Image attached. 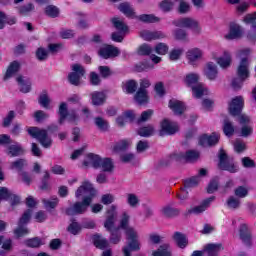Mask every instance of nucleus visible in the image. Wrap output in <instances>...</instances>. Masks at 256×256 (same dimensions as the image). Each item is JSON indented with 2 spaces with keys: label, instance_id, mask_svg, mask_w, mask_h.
<instances>
[{
  "label": "nucleus",
  "instance_id": "ea45409f",
  "mask_svg": "<svg viewBox=\"0 0 256 256\" xmlns=\"http://www.w3.org/2000/svg\"><path fill=\"white\" fill-rule=\"evenodd\" d=\"M153 256H171L169 244H162L156 251L152 253Z\"/></svg>",
  "mask_w": 256,
  "mask_h": 256
},
{
  "label": "nucleus",
  "instance_id": "603ef678",
  "mask_svg": "<svg viewBox=\"0 0 256 256\" xmlns=\"http://www.w3.org/2000/svg\"><path fill=\"white\" fill-rule=\"evenodd\" d=\"M200 181H201V178H199V176H193L192 178L184 181V187L185 189H191V187H197Z\"/></svg>",
  "mask_w": 256,
  "mask_h": 256
},
{
  "label": "nucleus",
  "instance_id": "f257e3e1",
  "mask_svg": "<svg viewBox=\"0 0 256 256\" xmlns=\"http://www.w3.org/2000/svg\"><path fill=\"white\" fill-rule=\"evenodd\" d=\"M82 195H85L82 202H75L72 207L66 210V214L73 215H83L89 209L93 199L97 195V190L89 181H84L82 185L76 190L75 197L79 199Z\"/></svg>",
  "mask_w": 256,
  "mask_h": 256
},
{
  "label": "nucleus",
  "instance_id": "680f3d73",
  "mask_svg": "<svg viewBox=\"0 0 256 256\" xmlns=\"http://www.w3.org/2000/svg\"><path fill=\"white\" fill-rule=\"evenodd\" d=\"M169 52V46L165 43H158L155 46V53L158 55H166Z\"/></svg>",
  "mask_w": 256,
  "mask_h": 256
},
{
  "label": "nucleus",
  "instance_id": "f03ea898",
  "mask_svg": "<svg viewBox=\"0 0 256 256\" xmlns=\"http://www.w3.org/2000/svg\"><path fill=\"white\" fill-rule=\"evenodd\" d=\"M84 167H93V169H101L104 173H113L115 164L111 158H102L101 156L89 153L83 161Z\"/></svg>",
  "mask_w": 256,
  "mask_h": 256
},
{
  "label": "nucleus",
  "instance_id": "c9c22d12",
  "mask_svg": "<svg viewBox=\"0 0 256 256\" xmlns=\"http://www.w3.org/2000/svg\"><path fill=\"white\" fill-rule=\"evenodd\" d=\"M217 63L222 69H227L231 66V54L229 52H224V55L217 58Z\"/></svg>",
  "mask_w": 256,
  "mask_h": 256
},
{
  "label": "nucleus",
  "instance_id": "4be33fe9",
  "mask_svg": "<svg viewBox=\"0 0 256 256\" xmlns=\"http://www.w3.org/2000/svg\"><path fill=\"white\" fill-rule=\"evenodd\" d=\"M243 35V30L241 29V26L238 24L232 23L230 24V31L228 34L225 35V39L233 40V39H239Z\"/></svg>",
  "mask_w": 256,
  "mask_h": 256
},
{
  "label": "nucleus",
  "instance_id": "f3484780",
  "mask_svg": "<svg viewBox=\"0 0 256 256\" xmlns=\"http://www.w3.org/2000/svg\"><path fill=\"white\" fill-rule=\"evenodd\" d=\"M98 53L100 57H102L103 59H111V57H118L120 52H119V48L108 45L100 48Z\"/></svg>",
  "mask_w": 256,
  "mask_h": 256
},
{
  "label": "nucleus",
  "instance_id": "8fccbe9b",
  "mask_svg": "<svg viewBox=\"0 0 256 256\" xmlns=\"http://www.w3.org/2000/svg\"><path fill=\"white\" fill-rule=\"evenodd\" d=\"M94 123L100 131H107L109 129V122L101 117H96Z\"/></svg>",
  "mask_w": 256,
  "mask_h": 256
},
{
  "label": "nucleus",
  "instance_id": "c756f323",
  "mask_svg": "<svg viewBox=\"0 0 256 256\" xmlns=\"http://www.w3.org/2000/svg\"><path fill=\"white\" fill-rule=\"evenodd\" d=\"M226 207L230 209V211H237L241 207V199L236 196H230L226 200Z\"/></svg>",
  "mask_w": 256,
  "mask_h": 256
},
{
  "label": "nucleus",
  "instance_id": "39448f33",
  "mask_svg": "<svg viewBox=\"0 0 256 256\" xmlns=\"http://www.w3.org/2000/svg\"><path fill=\"white\" fill-rule=\"evenodd\" d=\"M238 78H234L232 81L233 89H241L243 87V81L249 77V61L247 58H243L237 69Z\"/></svg>",
  "mask_w": 256,
  "mask_h": 256
},
{
  "label": "nucleus",
  "instance_id": "4c0bfd02",
  "mask_svg": "<svg viewBox=\"0 0 256 256\" xmlns=\"http://www.w3.org/2000/svg\"><path fill=\"white\" fill-rule=\"evenodd\" d=\"M42 203L47 210L55 209L59 205V198L52 196L50 199H42Z\"/></svg>",
  "mask_w": 256,
  "mask_h": 256
},
{
  "label": "nucleus",
  "instance_id": "ddd939ff",
  "mask_svg": "<svg viewBox=\"0 0 256 256\" xmlns=\"http://www.w3.org/2000/svg\"><path fill=\"white\" fill-rule=\"evenodd\" d=\"M245 105V101L241 96H237L232 99L231 103L229 104V113L233 117H237V115H241L243 111V106Z\"/></svg>",
  "mask_w": 256,
  "mask_h": 256
},
{
  "label": "nucleus",
  "instance_id": "423d86ee",
  "mask_svg": "<svg viewBox=\"0 0 256 256\" xmlns=\"http://www.w3.org/2000/svg\"><path fill=\"white\" fill-rule=\"evenodd\" d=\"M28 134L34 139H37L44 149H49L51 145H53V140L47 134V130L39 129L37 127H30L28 128Z\"/></svg>",
  "mask_w": 256,
  "mask_h": 256
},
{
  "label": "nucleus",
  "instance_id": "f8f14e48",
  "mask_svg": "<svg viewBox=\"0 0 256 256\" xmlns=\"http://www.w3.org/2000/svg\"><path fill=\"white\" fill-rule=\"evenodd\" d=\"M10 201L11 207H15L21 203V198L17 194H13L7 187L0 188V201Z\"/></svg>",
  "mask_w": 256,
  "mask_h": 256
},
{
  "label": "nucleus",
  "instance_id": "69168bd1",
  "mask_svg": "<svg viewBox=\"0 0 256 256\" xmlns=\"http://www.w3.org/2000/svg\"><path fill=\"white\" fill-rule=\"evenodd\" d=\"M25 159H18L14 162H11L10 169H16V171H21L25 167Z\"/></svg>",
  "mask_w": 256,
  "mask_h": 256
},
{
  "label": "nucleus",
  "instance_id": "052dcab7",
  "mask_svg": "<svg viewBox=\"0 0 256 256\" xmlns=\"http://www.w3.org/2000/svg\"><path fill=\"white\" fill-rule=\"evenodd\" d=\"M33 117L37 123H42V121H45V119L49 118V114L45 113L43 110H37Z\"/></svg>",
  "mask_w": 256,
  "mask_h": 256
},
{
  "label": "nucleus",
  "instance_id": "2eb2a0df",
  "mask_svg": "<svg viewBox=\"0 0 256 256\" xmlns=\"http://www.w3.org/2000/svg\"><path fill=\"white\" fill-rule=\"evenodd\" d=\"M107 213L108 215L104 223V227L107 231H111L115 226V219H117V206L112 205Z\"/></svg>",
  "mask_w": 256,
  "mask_h": 256
},
{
  "label": "nucleus",
  "instance_id": "6e6552de",
  "mask_svg": "<svg viewBox=\"0 0 256 256\" xmlns=\"http://www.w3.org/2000/svg\"><path fill=\"white\" fill-rule=\"evenodd\" d=\"M218 167L222 169V171H228V173H237V171H239V166L235 164L233 159L227 156L224 150L220 151Z\"/></svg>",
  "mask_w": 256,
  "mask_h": 256
},
{
  "label": "nucleus",
  "instance_id": "bb28decb",
  "mask_svg": "<svg viewBox=\"0 0 256 256\" xmlns=\"http://www.w3.org/2000/svg\"><path fill=\"white\" fill-rule=\"evenodd\" d=\"M19 69H21V63H19L18 61H13L6 71L4 81H7V79H11V77H13L16 73H19Z\"/></svg>",
  "mask_w": 256,
  "mask_h": 256
},
{
  "label": "nucleus",
  "instance_id": "b1692460",
  "mask_svg": "<svg viewBox=\"0 0 256 256\" xmlns=\"http://www.w3.org/2000/svg\"><path fill=\"white\" fill-rule=\"evenodd\" d=\"M240 239L245 243V245H251V232L249 231V227L247 224H241L240 229Z\"/></svg>",
  "mask_w": 256,
  "mask_h": 256
},
{
  "label": "nucleus",
  "instance_id": "4d7b16f0",
  "mask_svg": "<svg viewBox=\"0 0 256 256\" xmlns=\"http://www.w3.org/2000/svg\"><path fill=\"white\" fill-rule=\"evenodd\" d=\"M126 237L128 241H133L139 239V234H137V230L133 227L126 228L125 230Z\"/></svg>",
  "mask_w": 256,
  "mask_h": 256
},
{
  "label": "nucleus",
  "instance_id": "0eeeda50",
  "mask_svg": "<svg viewBox=\"0 0 256 256\" xmlns=\"http://www.w3.org/2000/svg\"><path fill=\"white\" fill-rule=\"evenodd\" d=\"M173 25H175L176 27H183L185 29H191V31L195 35H201V25L199 24V21H197L193 18H189V17L180 18L178 20H175L173 22Z\"/></svg>",
  "mask_w": 256,
  "mask_h": 256
},
{
  "label": "nucleus",
  "instance_id": "7c9ffc66",
  "mask_svg": "<svg viewBox=\"0 0 256 256\" xmlns=\"http://www.w3.org/2000/svg\"><path fill=\"white\" fill-rule=\"evenodd\" d=\"M92 105L99 106L105 103L107 96L103 92H92L91 93Z\"/></svg>",
  "mask_w": 256,
  "mask_h": 256
},
{
  "label": "nucleus",
  "instance_id": "864d4df0",
  "mask_svg": "<svg viewBox=\"0 0 256 256\" xmlns=\"http://www.w3.org/2000/svg\"><path fill=\"white\" fill-rule=\"evenodd\" d=\"M45 13L48 17H51L52 19L59 17V9L55 5H48L45 8Z\"/></svg>",
  "mask_w": 256,
  "mask_h": 256
},
{
  "label": "nucleus",
  "instance_id": "72a5a7b5",
  "mask_svg": "<svg viewBox=\"0 0 256 256\" xmlns=\"http://www.w3.org/2000/svg\"><path fill=\"white\" fill-rule=\"evenodd\" d=\"M134 99L139 105H144V103H148L149 101V92L145 90H138Z\"/></svg>",
  "mask_w": 256,
  "mask_h": 256
},
{
  "label": "nucleus",
  "instance_id": "e433bc0d",
  "mask_svg": "<svg viewBox=\"0 0 256 256\" xmlns=\"http://www.w3.org/2000/svg\"><path fill=\"white\" fill-rule=\"evenodd\" d=\"M93 241L97 249H106V247H109V241L98 234L94 235Z\"/></svg>",
  "mask_w": 256,
  "mask_h": 256
},
{
  "label": "nucleus",
  "instance_id": "1a4fd4ad",
  "mask_svg": "<svg viewBox=\"0 0 256 256\" xmlns=\"http://www.w3.org/2000/svg\"><path fill=\"white\" fill-rule=\"evenodd\" d=\"M199 159V152L189 150L186 153L176 152L170 155V161H187L188 163H195Z\"/></svg>",
  "mask_w": 256,
  "mask_h": 256
},
{
  "label": "nucleus",
  "instance_id": "a19ab883",
  "mask_svg": "<svg viewBox=\"0 0 256 256\" xmlns=\"http://www.w3.org/2000/svg\"><path fill=\"white\" fill-rule=\"evenodd\" d=\"M139 21L142 23H159L161 19L153 14H142L138 17Z\"/></svg>",
  "mask_w": 256,
  "mask_h": 256
},
{
  "label": "nucleus",
  "instance_id": "2f4dec72",
  "mask_svg": "<svg viewBox=\"0 0 256 256\" xmlns=\"http://www.w3.org/2000/svg\"><path fill=\"white\" fill-rule=\"evenodd\" d=\"M173 240L178 245V247H180V249H185V247H187L188 241L185 234L181 232H175L173 235Z\"/></svg>",
  "mask_w": 256,
  "mask_h": 256
},
{
  "label": "nucleus",
  "instance_id": "58836bf2",
  "mask_svg": "<svg viewBox=\"0 0 256 256\" xmlns=\"http://www.w3.org/2000/svg\"><path fill=\"white\" fill-rule=\"evenodd\" d=\"M130 146L131 142L129 140H121L114 145L113 151L116 153H121V151H127Z\"/></svg>",
  "mask_w": 256,
  "mask_h": 256
},
{
  "label": "nucleus",
  "instance_id": "7ed1b4c3",
  "mask_svg": "<svg viewBox=\"0 0 256 256\" xmlns=\"http://www.w3.org/2000/svg\"><path fill=\"white\" fill-rule=\"evenodd\" d=\"M199 81V74L190 73L185 77V83L188 87H192V93L196 99H201L203 95H209V90L203 84H197ZM195 85V86H193Z\"/></svg>",
  "mask_w": 256,
  "mask_h": 256
},
{
  "label": "nucleus",
  "instance_id": "49530a36",
  "mask_svg": "<svg viewBox=\"0 0 256 256\" xmlns=\"http://www.w3.org/2000/svg\"><path fill=\"white\" fill-rule=\"evenodd\" d=\"M14 235L17 239H21V237L29 235V228L24 226V224H18V227L14 230Z\"/></svg>",
  "mask_w": 256,
  "mask_h": 256
},
{
  "label": "nucleus",
  "instance_id": "4468645a",
  "mask_svg": "<svg viewBox=\"0 0 256 256\" xmlns=\"http://www.w3.org/2000/svg\"><path fill=\"white\" fill-rule=\"evenodd\" d=\"M219 143V134L212 133L210 136L204 134L199 139V145L202 147H213V145H217Z\"/></svg>",
  "mask_w": 256,
  "mask_h": 256
},
{
  "label": "nucleus",
  "instance_id": "79ce46f5",
  "mask_svg": "<svg viewBox=\"0 0 256 256\" xmlns=\"http://www.w3.org/2000/svg\"><path fill=\"white\" fill-rule=\"evenodd\" d=\"M223 131L226 137H231L235 133V126H233V123L229 119L224 120Z\"/></svg>",
  "mask_w": 256,
  "mask_h": 256
},
{
  "label": "nucleus",
  "instance_id": "09e8293b",
  "mask_svg": "<svg viewBox=\"0 0 256 256\" xmlns=\"http://www.w3.org/2000/svg\"><path fill=\"white\" fill-rule=\"evenodd\" d=\"M155 132V128L152 125L144 126L138 130L140 137H151Z\"/></svg>",
  "mask_w": 256,
  "mask_h": 256
},
{
  "label": "nucleus",
  "instance_id": "a18cd8bd",
  "mask_svg": "<svg viewBox=\"0 0 256 256\" xmlns=\"http://www.w3.org/2000/svg\"><path fill=\"white\" fill-rule=\"evenodd\" d=\"M112 23H113L115 29H117V31H119L121 33H126V31L129 30V28L125 25V22H123L119 18H112Z\"/></svg>",
  "mask_w": 256,
  "mask_h": 256
},
{
  "label": "nucleus",
  "instance_id": "393cba45",
  "mask_svg": "<svg viewBox=\"0 0 256 256\" xmlns=\"http://www.w3.org/2000/svg\"><path fill=\"white\" fill-rule=\"evenodd\" d=\"M169 108L175 115H183L185 111V104L179 100L172 99L169 101Z\"/></svg>",
  "mask_w": 256,
  "mask_h": 256
},
{
  "label": "nucleus",
  "instance_id": "aec40b11",
  "mask_svg": "<svg viewBox=\"0 0 256 256\" xmlns=\"http://www.w3.org/2000/svg\"><path fill=\"white\" fill-rule=\"evenodd\" d=\"M223 251V244H207L204 247V253H206L207 256H219V253Z\"/></svg>",
  "mask_w": 256,
  "mask_h": 256
},
{
  "label": "nucleus",
  "instance_id": "e2e57ef3",
  "mask_svg": "<svg viewBox=\"0 0 256 256\" xmlns=\"http://www.w3.org/2000/svg\"><path fill=\"white\" fill-rule=\"evenodd\" d=\"M129 219H130V217L128 216V214L124 212L122 214V218L120 220V225H119L118 229H123L124 231L129 229L130 228L129 227Z\"/></svg>",
  "mask_w": 256,
  "mask_h": 256
},
{
  "label": "nucleus",
  "instance_id": "338daca9",
  "mask_svg": "<svg viewBox=\"0 0 256 256\" xmlns=\"http://www.w3.org/2000/svg\"><path fill=\"white\" fill-rule=\"evenodd\" d=\"M127 203L130 207H137L139 205V197L135 194H127Z\"/></svg>",
  "mask_w": 256,
  "mask_h": 256
},
{
  "label": "nucleus",
  "instance_id": "c85d7f7f",
  "mask_svg": "<svg viewBox=\"0 0 256 256\" xmlns=\"http://www.w3.org/2000/svg\"><path fill=\"white\" fill-rule=\"evenodd\" d=\"M181 210L179 208H173L170 205L164 206L162 208V215L167 217V219H173L174 217H179Z\"/></svg>",
  "mask_w": 256,
  "mask_h": 256
},
{
  "label": "nucleus",
  "instance_id": "3c124183",
  "mask_svg": "<svg viewBox=\"0 0 256 256\" xmlns=\"http://www.w3.org/2000/svg\"><path fill=\"white\" fill-rule=\"evenodd\" d=\"M13 249V240L6 239L2 242V250H0V256H6L9 251Z\"/></svg>",
  "mask_w": 256,
  "mask_h": 256
},
{
  "label": "nucleus",
  "instance_id": "cd10ccee",
  "mask_svg": "<svg viewBox=\"0 0 256 256\" xmlns=\"http://www.w3.org/2000/svg\"><path fill=\"white\" fill-rule=\"evenodd\" d=\"M141 244L139 243V240H130L128 242V246L123 248L124 256H131V251H140Z\"/></svg>",
  "mask_w": 256,
  "mask_h": 256
},
{
  "label": "nucleus",
  "instance_id": "473e14b6",
  "mask_svg": "<svg viewBox=\"0 0 256 256\" xmlns=\"http://www.w3.org/2000/svg\"><path fill=\"white\" fill-rule=\"evenodd\" d=\"M17 18L9 17L5 15L3 11H0V29H5V25H15Z\"/></svg>",
  "mask_w": 256,
  "mask_h": 256
},
{
  "label": "nucleus",
  "instance_id": "20e7f679",
  "mask_svg": "<svg viewBox=\"0 0 256 256\" xmlns=\"http://www.w3.org/2000/svg\"><path fill=\"white\" fill-rule=\"evenodd\" d=\"M58 114L60 115L59 123L60 125H63L65 123V119L69 123H72V125H77V122L79 121V114L77 113V110L75 109H67V103L62 102L59 106Z\"/></svg>",
  "mask_w": 256,
  "mask_h": 256
},
{
  "label": "nucleus",
  "instance_id": "f704fd0d",
  "mask_svg": "<svg viewBox=\"0 0 256 256\" xmlns=\"http://www.w3.org/2000/svg\"><path fill=\"white\" fill-rule=\"evenodd\" d=\"M122 89L124 93L133 95L137 91V82L135 80H128L123 84Z\"/></svg>",
  "mask_w": 256,
  "mask_h": 256
},
{
  "label": "nucleus",
  "instance_id": "412c9836",
  "mask_svg": "<svg viewBox=\"0 0 256 256\" xmlns=\"http://www.w3.org/2000/svg\"><path fill=\"white\" fill-rule=\"evenodd\" d=\"M201 57H203V50L199 48H192L186 53V58L191 65H193V63H196V61H199Z\"/></svg>",
  "mask_w": 256,
  "mask_h": 256
},
{
  "label": "nucleus",
  "instance_id": "bf43d9fd",
  "mask_svg": "<svg viewBox=\"0 0 256 256\" xmlns=\"http://www.w3.org/2000/svg\"><path fill=\"white\" fill-rule=\"evenodd\" d=\"M151 117H153V110L148 109V110L142 112L140 118H138V120H137V123H145V122L149 121V119H151Z\"/></svg>",
  "mask_w": 256,
  "mask_h": 256
},
{
  "label": "nucleus",
  "instance_id": "dca6fc26",
  "mask_svg": "<svg viewBox=\"0 0 256 256\" xmlns=\"http://www.w3.org/2000/svg\"><path fill=\"white\" fill-rule=\"evenodd\" d=\"M213 201H215V196H211L210 198H207L202 202L200 206H195L193 208H190L187 212L188 215H200V213H203L204 211L207 210V207H209V205H211Z\"/></svg>",
  "mask_w": 256,
  "mask_h": 256
},
{
  "label": "nucleus",
  "instance_id": "5701e85b",
  "mask_svg": "<svg viewBox=\"0 0 256 256\" xmlns=\"http://www.w3.org/2000/svg\"><path fill=\"white\" fill-rule=\"evenodd\" d=\"M25 153L23 146L21 144L14 142L13 144L9 145L7 148V155L10 157H19Z\"/></svg>",
  "mask_w": 256,
  "mask_h": 256
},
{
  "label": "nucleus",
  "instance_id": "c03bdc74",
  "mask_svg": "<svg viewBox=\"0 0 256 256\" xmlns=\"http://www.w3.org/2000/svg\"><path fill=\"white\" fill-rule=\"evenodd\" d=\"M173 36H174V39H176V41H187V38H188L187 30L177 28L173 31Z\"/></svg>",
  "mask_w": 256,
  "mask_h": 256
},
{
  "label": "nucleus",
  "instance_id": "5fc2aeb1",
  "mask_svg": "<svg viewBox=\"0 0 256 256\" xmlns=\"http://www.w3.org/2000/svg\"><path fill=\"white\" fill-rule=\"evenodd\" d=\"M234 195L238 199H245V197H247V195H249V190L244 186H239L234 190Z\"/></svg>",
  "mask_w": 256,
  "mask_h": 256
},
{
  "label": "nucleus",
  "instance_id": "37998d69",
  "mask_svg": "<svg viewBox=\"0 0 256 256\" xmlns=\"http://www.w3.org/2000/svg\"><path fill=\"white\" fill-rule=\"evenodd\" d=\"M119 10L121 13H124L126 17H133V15H135V10H133V7H131V4L129 3L120 4Z\"/></svg>",
  "mask_w": 256,
  "mask_h": 256
},
{
  "label": "nucleus",
  "instance_id": "9b49d317",
  "mask_svg": "<svg viewBox=\"0 0 256 256\" xmlns=\"http://www.w3.org/2000/svg\"><path fill=\"white\" fill-rule=\"evenodd\" d=\"M72 73L68 75V81L71 85H79V81H81V77L85 75V68L81 64H73L72 65Z\"/></svg>",
  "mask_w": 256,
  "mask_h": 256
},
{
  "label": "nucleus",
  "instance_id": "9d476101",
  "mask_svg": "<svg viewBox=\"0 0 256 256\" xmlns=\"http://www.w3.org/2000/svg\"><path fill=\"white\" fill-rule=\"evenodd\" d=\"M179 131V124L177 122L170 121L169 119H164L161 122V129L159 132L160 137H165V135H175Z\"/></svg>",
  "mask_w": 256,
  "mask_h": 256
},
{
  "label": "nucleus",
  "instance_id": "6e6d98bb",
  "mask_svg": "<svg viewBox=\"0 0 256 256\" xmlns=\"http://www.w3.org/2000/svg\"><path fill=\"white\" fill-rule=\"evenodd\" d=\"M183 48H176L171 50L170 54H169V59L170 61H178V59L181 58V55H183Z\"/></svg>",
  "mask_w": 256,
  "mask_h": 256
},
{
  "label": "nucleus",
  "instance_id": "a878e982",
  "mask_svg": "<svg viewBox=\"0 0 256 256\" xmlns=\"http://www.w3.org/2000/svg\"><path fill=\"white\" fill-rule=\"evenodd\" d=\"M16 81L20 86L21 93H29L31 91V80L23 76H18Z\"/></svg>",
  "mask_w": 256,
  "mask_h": 256
},
{
  "label": "nucleus",
  "instance_id": "de8ad7c7",
  "mask_svg": "<svg viewBox=\"0 0 256 256\" xmlns=\"http://www.w3.org/2000/svg\"><path fill=\"white\" fill-rule=\"evenodd\" d=\"M111 233L110 243L117 245L119 241H121V230L120 228H114L112 230H108Z\"/></svg>",
  "mask_w": 256,
  "mask_h": 256
},
{
  "label": "nucleus",
  "instance_id": "a211bd4d",
  "mask_svg": "<svg viewBox=\"0 0 256 256\" xmlns=\"http://www.w3.org/2000/svg\"><path fill=\"white\" fill-rule=\"evenodd\" d=\"M140 37L144 39V41H155L156 39H165V33L162 31L142 30Z\"/></svg>",
  "mask_w": 256,
  "mask_h": 256
},
{
  "label": "nucleus",
  "instance_id": "774afa93",
  "mask_svg": "<svg viewBox=\"0 0 256 256\" xmlns=\"http://www.w3.org/2000/svg\"><path fill=\"white\" fill-rule=\"evenodd\" d=\"M153 53V48L148 44H143L139 47L138 55H151Z\"/></svg>",
  "mask_w": 256,
  "mask_h": 256
},
{
  "label": "nucleus",
  "instance_id": "0e129e2a",
  "mask_svg": "<svg viewBox=\"0 0 256 256\" xmlns=\"http://www.w3.org/2000/svg\"><path fill=\"white\" fill-rule=\"evenodd\" d=\"M136 159L137 157L133 153H124L120 156L122 163H133Z\"/></svg>",
  "mask_w": 256,
  "mask_h": 256
},
{
  "label": "nucleus",
  "instance_id": "13d9d810",
  "mask_svg": "<svg viewBox=\"0 0 256 256\" xmlns=\"http://www.w3.org/2000/svg\"><path fill=\"white\" fill-rule=\"evenodd\" d=\"M38 102L41 107H44V109H49L51 99H49V95L44 93L39 96Z\"/></svg>",
  "mask_w": 256,
  "mask_h": 256
},
{
  "label": "nucleus",
  "instance_id": "6ab92c4d",
  "mask_svg": "<svg viewBox=\"0 0 256 256\" xmlns=\"http://www.w3.org/2000/svg\"><path fill=\"white\" fill-rule=\"evenodd\" d=\"M219 71L217 70V65L213 62H209L206 64L204 69V74L206 75L207 79L210 81H215L217 79Z\"/></svg>",
  "mask_w": 256,
  "mask_h": 256
}]
</instances>
